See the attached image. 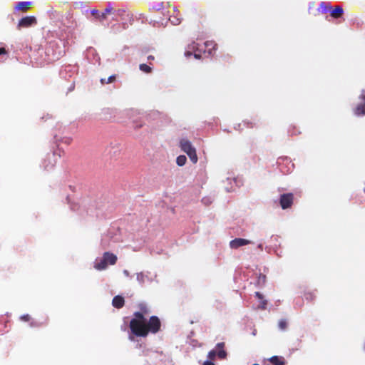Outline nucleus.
Returning <instances> with one entry per match:
<instances>
[{"label":"nucleus","mask_w":365,"mask_h":365,"mask_svg":"<svg viewBox=\"0 0 365 365\" xmlns=\"http://www.w3.org/2000/svg\"><path fill=\"white\" fill-rule=\"evenodd\" d=\"M161 7H162L161 4H158V5H157V6H153V9H161Z\"/></svg>","instance_id":"27"},{"label":"nucleus","mask_w":365,"mask_h":365,"mask_svg":"<svg viewBox=\"0 0 365 365\" xmlns=\"http://www.w3.org/2000/svg\"><path fill=\"white\" fill-rule=\"evenodd\" d=\"M6 53V50L4 48H0V55L4 54Z\"/></svg>","instance_id":"28"},{"label":"nucleus","mask_w":365,"mask_h":365,"mask_svg":"<svg viewBox=\"0 0 365 365\" xmlns=\"http://www.w3.org/2000/svg\"><path fill=\"white\" fill-rule=\"evenodd\" d=\"M253 365H259V364H253Z\"/></svg>","instance_id":"33"},{"label":"nucleus","mask_w":365,"mask_h":365,"mask_svg":"<svg viewBox=\"0 0 365 365\" xmlns=\"http://www.w3.org/2000/svg\"><path fill=\"white\" fill-rule=\"evenodd\" d=\"M202 365H215V364L212 361V360L208 359V360L204 361Z\"/></svg>","instance_id":"23"},{"label":"nucleus","mask_w":365,"mask_h":365,"mask_svg":"<svg viewBox=\"0 0 365 365\" xmlns=\"http://www.w3.org/2000/svg\"><path fill=\"white\" fill-rule=\"evenodd\" d=\"M217 355V351L215 350H212L210 351L208 354H207V358L208 359L210 360H213L215 357V356Z\"/></svg>","instance_id":"21"},{"label":"nucleus","mask_w":365,"mask_h":365,"mask_svg":"<svg viewBox=\"0 0 365 365\" xmlns=\"http://www.w3.org/2000/svg\"><path fill=\"white\" fill-rule=\"evenodd\" d=\"M180 147L181 150L188 155L192 163H197L198 158L196 153V150L190 140L185 138L181 139L180 141Z\"/></svg>","instance_id":"3"},{"label":"nucleus","mask_w":365,"mask_h":365,"mask_svg":"<svg viewBox=\"0 0 365 365\" xmlns=\"http://www.w3.org/2000/svg\"><path fill=\"white\" fill-rule=\"evenodd\" d=\"M255 296L260 300L259 307L261 309H265L267 302L264 300L262 295L259 292H256Z\"/></svg>","instance_id":"15"},{"label":"nucleus","mask_w":365,"mask_h":365,"mask_svg":"<svg viewBox=\"0 0 365 365\" xmlns=\"http://www.w3.org/2000/svg\"><path fill=\"white\" fill-rule=\"evenodd\" d=\"M130 328L135 335L144 337L149 333L158 332L160 328V322L157 317L153 316L148 320L143 314L135 312L130 322Z\"/></svg>","instance_id":"1"},{"label":"nucleus","mask_w":365,"mask_h":365,"mask_svg":"<svg viewBox=\"0 0 365 365\" xmlns=\"http://www.w3.org/2000/svg\"><path fill=\"white\" fill-rule=\"evenodd\" d=\"M187 161V158L185 155H179L176 159V163L179 166H183Z\"/></svg>","instance_id":"16"},{"label":"nucleus","mask_w":365,"mask_h":365,"mask_svg":"<svg viewBox=\"0 0 365 365\" xmlns=\"http://www.w3.org/2000/svg\"><path fill=\"white\" fill-rule=\"evenodd\" d=\"M21 320H24V321H28L29 319V314H25V315H22L21 317Z\"/></svg>","instance_id":"24"},{"label":"nucleus","mask_w":365,"mask_h":365,"mask_svg":"<svg viewBox=\"0 0 365 365\" xmlns=\"http://www.w3.org/2000/svg\"><path fill=\"white\" fill-rule=\"evenodd\" d=\"M148 59H153V56H149Z\"/></svg>","instance_id":"31"},{"label":"nucleus","mask_w":365,"mask_h":365,"mask_svg":"<svg viewBox=\"0 0 365 365\" xmlns=\"http://www.w3.org/2000/svg\"><path fill=\"white\" fill-rule=\"evenodd\" d=\"M30 6H31L30 1H20L19 4H17L16 5L15 9L17 10L25 11V10L29 9Z\"/></svg>","instance_id":"11"},{"label":"nucleus","mask_w":365,"mask_h":365,"mask_svg":"<svg viewBox=\"0 0 365 365\" xmlns=\"http://www.w3.org/2000/svg\"><path fill=\"white\" fill-rule=\"evenodd\" d=\"M118 257L115 254L106 252L101 257L96 259L93 267L98 271L105 270L108 265H114Z\"/></svg>","instance_id":"2"},{"label":"nucleus","mask_w":365,"mask_h":365,"mask_svg":"<svg viewBox=\"0 0 365 365\" xmlns=\"http://www.w3.org/2000/svg\"><path fill=\"white\" fill-rule=\"evenodd\" d=\"M224 346L223 343H218L216 346V348L218 349V351H217V355L220 359H225L227 356L226 351L222 349Z\"/></svg>","instance_id":"10"},{"label":"nucleus","mask_w":365,"mask_h":365,"mask_svg":"<svg viewBox=\"0 0 365 365\" xmlns=\"http://www.w3.org/2000/svg\"><path fill=\"white\" fill-rule=\"evenodd\" d=\"M361 98L364 101V103L358 105L354 110L355 115L358 116L363 115L365 114V95L362 94Z\"/></svg>","instance_id":"8"},{"label":"nucleus","mask_w":365,"mask_h":365,"mask_svg":"<svg viewBox=\"0 0 365 365\" xmlns=\"http://www.w3.org/2000/svg\"><path fill=\"white\" fill-rule=\"evenodd\" d=\"M250 241L246 239L242 238H236L230 242V247L232 249H237L240 247L245 246L249 245Z\"/></svg>","instance_id":"7"},{"label":"nucleus","mask_w":365,"mask_h":365,"mask_svg":"<svg viewBox=\"0 0 365 365\" xmlns=\"http://www.w3.org/2000/svg\"><path fill=\"white\" fill-rule=\"evenodd\" d=\"M269 361L274 365H284V362L282 358L274 356L269 359Z\"/></svg>","instance_id":"13"},{"label":"nucleus","mask_w":365,"mask_h":365,"mask_svg":"<svg viewBox=\"0 0 365 365\" xmlns=\"http://www.w3.org/2000/svg\"><path fill=\"white\" fill-rule=\"evenodd\" d=\"M136 278L140 283H144L145 281L146 276L143 273H138L137 274Z\"/></svg>","instance_id":"20"},{"label":"nucleus","mask_w":365,"mask_h":365,"mask_svg":"<svg viewBox=\"0 0 365 365\" xmlns=\"http://www.w3.org/2000/svg\"><path fill=\"white\" fill-rule=\"evenodd\" d=\"M200 52H201V50L198 48V43L193 41L191 43H190L189 45H187V46L186 47L185 51V56L186 57H190L193 53L194 57L197 59H199L201 57Z\"/></svg>","instance_id":"4"},{"label":"nucleus","mask_w":365,"mask_h":365,"mask_svg":"<svg viewBox=\"0 0 365 365\" xmlns=\"http://www.w3.org/2000/svg\"><path fill=\"white\" fill-rule=\"evenodd\" d=\"M205 47L206 48L205 51L212 55L215 51L216 44L213 41H207L205 43Z\"/></svg>","instance_id":"9"},{"label":"nucleus","mask_w":365,"mask_h":365,"mask_svg":"<svg viewBox=\"0 0 365 365\" xmlns=\"http://www.w3.org/2000/svg\"><path fill=\"white\" fill-rule=\"evenodd\" d=\"M106 12H110V10H109L108 9H106Z\"/></svg>","instance_id":"32"},{"label":"nucleus","mask_w":365,"mask_h":365,"mask_svg":"<svg viewBox=\"0 0 365 365\" xmlns=\"http://www.w3.org/2000/svg\"><path fill=\"white\" fill-rule=\"evenodd\" d=\"M343 13V9L338 6L331 11V16L335 18L339 17Z\"/></svg>","instance_id":"14"},{"label":"nucleus","mask_w":365,"mask_h":365,"mask_svg":"<svg viewBox=\"0 0 365 365\" xmlns=\"http://www.w3.org/2000/svg\"><path fill=\"white\" fill-rule=\"evenodd\" d=\"M36 23V19L34 16H26L24 18H22L19 24H18V28H26L29 27Z\"/></svg>","instance_id":"6"},{"label":"nucleus","mask_w":365,"mask_h":365,"mask_svg":"<svg viewBox=\"0 0 365 365\" xmlns=\"http://www.w3.org/2000/svg\"><path fill=\"white\" fill-rule=\"evenodd\" d=\"M123 274H124L126 277L129 276V272H128V270H124V271H123Z\"/></svg>","instance_id":"29"},{"label":"nucleus","mask_w":365,"mask_h":365,"mask_svg":"<svg viewBox=\"0 0 365 365\" xmlns=\"http://www.w3.org/2000/svg\"><path fill=\"white\" fill-rule=\"evenodd\" d=\"M123 304H124V299L120 296H116L113 299V305L115 307L120 308V307H123Z\"/></svg>","instance_id":"12"},{"label":"nucleus","mask_w":365,"mask_h":365,"mask_svg":"<svg viewBox=\"0 0 365 365\" xmlns=\"http://www.w3.org/2000/svg\"><path fill=\"white\" fill-rule=\"evenodd\" d=\"M139 68L140 71L147 73H150L152 71L151 67L145 63L140 64Z\"/></svg>","instance_id":"17"},{"label":"nucleus","mask_w":365,"mask_h":365,"mask_svg":"<svg viewBox=\"0 0 365 365\" xmlns=\"http://www.w3.org/2000/svg\"><path fill=\"white\" fill-rule=\"evenodd\" d=\"M293 202V195L292 194H284L281 196L280 198V204L283 209L288 208L291 206Z\"/></svg>","instance_id":"5"},{"label":"nucleus","mask_w":365,"mask_h":365,"mask_svg":"<svg viewBox=\"0 0 365 365\" xmlns=\"http://www.w3.org/2000/svg\"><path fill=\"white\" fill-rule=\"evenodd\" d=\"M202 202L205 203V204H209L211 202V201L207 198H203L202 199Z\"/></svg>","instance_id":"26"},{"label":"nucleus","mask_w":365,"mask_h":365,"mask_svg":"<svg viewBox=\"0 0 365 365\" xmlns=\"http://www.w3.org/2000/svg\"><path fill=\"white\" fill-rule=\"evenodd\" d=\"M169 19L173 25H178L180 23V19L175 16H170Z\"/></svg>","instance_id":"19"},{"label":"nucleus","mask_w":365,"mask_h":365,"mask_svg":"<svg viewBox=\"0 0 365 365\" xmlns=\"http://www.w3.org/2000/svg\"><path fill=\"white\" fill-rule=\"evenodd\" d=\"M287 327V322L284 320H281L279 322V327L281 329H284Z\"/></svg>","instance_id":"22"},{"label":"nucleus","mask_w":365,"mask_h":365,"mask_svg":"<svg viewBox=\"0 0 365 365\" xmlns=\"http://www.w3.org/2000/svg\"><path fill=\"white\" fill-rule=\"evenodd\" d=\"M113 78V76L109 77L108 82L110 83L112 81Z\"/></svg>","instance_id":"30"},{"label":"nucleus","mask_w":365,"mask_h":365,"mask_svg":"<svg viewBox=\"0 0 365 365\" xmlns=\"http://www.w3.org/2000/svg\"><path fill=\"white\" fill-rule=\"evenodd\" d=\"M330 9L331 7L329 5L325 4L324 3H322L318 9L319 11L322 13H325Z\"/></svg>","instance_id":"18"},{"label":"nucleus","mask_w":365,"mask_h":365,"mask_svg":"<svg viewBox=\"0 0 365 365\" xmlns=\"http://www.w3.org/2000/svg\"><path fill=\"white\" fill-rule=\"evenodd\" d=\"M264 281H265V277H264V276H263V275H262V276H260V277H259V282H262V283H264Z\"/></svg>","instance_id":"25"}]
</instances>
